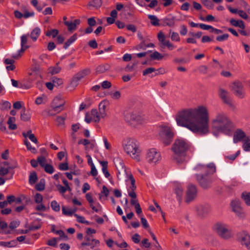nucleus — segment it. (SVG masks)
<instances>
[{"label": "nucleus", "mask_w": 250, "mask_h": 250, "mask_svg": "<svg viewBox=\"0 0 250 250\" xmlns=\"http://www.w3.org/2000/svg\"><path fill=\"white\" fill-rule=\"evenodd\" d=\"M176 120L178 125L186 127L194 133L206 134L208 132V114L203 106L179 112Z\"/></svg>", "instance_id": "obj_1"}, {"label": "nucleus", "mask_w": 250, "mask_h": 250, "mask_svg": "<svg viewBox=\"0 0 250 250\" xmlns=\"http://www.w3.org/2000/svg\"><path fill=\"white\" fill-rule=\"evenodd\" d=\"M213 130L229 135L234 128V125L230 119L224 113H217L211 121Z\"/></svg>", "instance_id": "obj_2"}, {"label": "nucleus", "mask_w": 250, "mask_h": 250, "mask_svg": "<svg viewBox=\"0 0 250 250\" xmlns=\"http://www.w3.org/2000/svg\"><path fill=\"white\" fill-rule=\"evenodd\" d=\"M123 146L125 152L129 155L133 159L137 161L140 160V149L137 142L131 138L124 139L123 142Z\"/></svg>", "instance_id": "obj_3"}, {"label": "nucleus", "mask_w": 250, "mask_h": 250, "mask_svg": "<svg viewBox=\"0 0 250 250\" xmlns=\"http://www.w3.org/2000/svg\"><path fill=\"white\" fill-rule=\"evenodd\" d=\"M190 147L191 144L188 141L182 138H179L175 140L171 150L178 156H185Z\"/></svg>", "instance_id": "obj_4"}, {"label": "nucleus", "mask_w": 250, "mask_h": 250, "mask_svg": "<svg viewBox=\"0 0 250 250\" xmlns=\"http://www.w3.org/2000/svg\"><path fill=\"white\" fill-rule=\"evenodd\" d=\"M196 176L199 185L204 189L209 188L214 179L212 173H199Z\"/></svg>", "instance_id": "obj_5"}, {"label": "nucleus", "mask_w": 250, "mask_h": 250, "mask_svg": "<svg viewBox=\"0 0 250 250\" xmlns=\"http://www.w3.org/2000/svg\"><path fill=\"white\" fill-rule=\"evenodd\" d=\"M159 136L165 145L170 144L174 136L173 129L167 126H162L160 128Z\"/></svg>", "instance_id": "obj_6"}, {"label": "nucleus", "mask_w": 250, "mask_h": 250, "mask_svg": "<svg viewBox=\"0 0 250 250\" xmlns=\"http://www.w3.org/2000/svg\"><path fill=\"white\" fill-rule=\"evenodd\" d=\"M125 120L131 125L143 124L145 118L141 114L134 111L126 112L125 115Z\"/></svg>", "instance_id": "obj_7"}, {"label": "nucleus", "mask_w": 250, "mask_h": 250, "mask_svg": "<svg viewBox=\"0 0 250 250\" xmlns=\"http://www.w3.org/2000/svg\"><path fill=\"white\" fill-rule=\"evenodd\" d=\"M214 229L217 233L224 239H228L231 236L230 230L227 225L224 223H217L214 225Z\"/></svg>", "instance_id": "obj_8"}, {"label": "nucleus", "mask_w": 250, "mask_h": 250, "mask_svg": "<svg viewBox=\"0 0 250 250\" xmlns=\"http://www.w3.org/2000/svg\"><path fill=\"white\" fill-rule=\"evenodd\" d=\"M91 71L89 68H84L78 72L72 78L70 82V87H72L73 89H74L78 85L79 82L86 76L89 75Z\"/></svg>", "instance_id": "obj_9"}, {"label": "nucleus", "mask_w": 250, "mask_h": 250, "mask_svg": "<svg viewBox=\"0 0 250 250\" xmlns=\"http://www.w3.org/2000/svg\"><path fill=\"white\" fill-rule=\"evenodd\" d=\"M146 159L149 163L156 164L161 160V155L160 152L153 148L148 150Z\"/></svg>", "instance_id": "obj_10"}, {"label": "nucleus", "mask_w": 250, "mask_h": 250, "mask_svg": "<svg viewBox=\"0 0 250 250\" xmlns=\"http://www.w3.org/2000/svg\"><path fill=\"white\" fill-rule=\"evenodd\" d=\"M231 90L234 94L240 98H243L244 96V87L243 84L239 81H235L230 85Z\"/></svg>", "instance_id": "obj_11"}, {"label": "nucleus", "mask_w": 250, "mask_h": 250, "mask_svg": "<svg viewBox=\"0 0 250 250\" xmlns=\"http://www.w3.org/2000/svg\"><path fill=\"white\" fill-rule=\"evenodd\" d=\"M84 241L81 244V247L89 246L91 250L95 247H98L100 245V241L98 240L94 239L91 235H86L84 237Z\"/></svg>", "instance_id": "obj_12"}, {"label": "nucleus", "mask_w": 250, "mask_h": 250, "mask_svg": "<svg viewBox=\"0 0 250 250\" xmlns=\"http://www.w3.org/2000/svg\"><path fill=\"white\" fill-rule=\"evenodd\" d=\"M197 193V189L195 185L189 184L187 187L186 192V202L188 203L192 201L196 197Z\"/></svg>", "instance_id": "obj_13"}, {"label": "nucleus", "mask_w": 250, "mask_h": 250, "mask_svg": "<svg viewBox=\"0 0 250 250\" xmlns=\"http://www.w3.org/2000/svg\"><path fill=\"white\" fill-rule=\"evenodd\" d=\"M238 241L242 245H245L248 249H250V236L245 231L237 233Z\"/></svg>", "instance_id": "obj_14"}, {"label": "nucleus", "mask_w": 250, "mask_h": 250, "mask_svg": "<svg viewBox=\"0 0 250 250\" xmlns=\"http://www.w3.org/2000/svg\"><path fill=\"white\" fill-rule=\"evenodd\" d=\"M230 206L232 211L240 218L244 217V213L241 206V203L238 200L231 201Z\"/></svg>", "instance_id": "obj_15"}, {"label": "nucleus", "mask_w": 250, "mask_h": 250, "mask_svg": "<svg viewBox=\"0 0 250 250\" xmlns=\"http://www.w3.org/2000/svg\"><path fill=\"white\" fill-rule=\"evenodd\" d=\"M64 102L62 100L60 96L56 97L51 104V107L54 111L60 112L63 110Z\"/></svg>", "instance_id": "obj_16"}, {"label": "nucleus", "mask_w": 250, "mask_h": 250, "mask_svg": "<svg viewBox=\"0 0 250 250\" xmlns=\"http://www.w3.org/2000/svg\"><path fill=\"white\" fill-rule=\"evenodd\" d=\"M38 163L42 167H44L45 172H54V168L51 165L47 163L45 158L40 156L38 158Z\"/></svg>", "instance_id": "obj_17"}, {"label": "nucleus", "mask_w": 250, "mask_h": 250, "mask_svg": "<svg viewBox=\"0 0 250 250\" xmlns=\"http://www.w3.org/2000/svg\"><path fill=\"white\" fill-rule=\"evenodd\" d=\"M206 169H208V170L210 171V172H215L216 170V167L215 164L213 163H210L206 166L202 164H198L195 167V170L199 171L205 170Z\"/></svg>", "instance_id": "obj_18"}, {"label": "nucleus", "mask_w": 250, "mask_h": 250, "mask_svg": "<svg viewBox=\"0 0 250 250\" xmlns=\"http://www.w3.org/2000/svg\"><path fill=\"white\" fill-rule=\"evenodd\" d=\"M114 165L118 172H125L126 169L123 160L120 157H117L114 158Z\"/></svg>", "instance_id": "obj_19"}, {"label": "nucleus", "mask_w": 250, "mask_h": 250, "mask_svg": "<svg viewBox=\"0 0 250 250\" xmlns=\"http://www.w3.org/2000/svg\"><path fill=\"white\" fill-rule=\"evenodd\" d=\"M247 138L245 133L241 129H238L234 134L233 142L234 143H237L242 141L243 139H246Z\"/></svg>", "instance_id": "obj_20"}, {"label": "nucleus", "mask_w": 250, "mask_h": 250, "mask_svg": "<svg viewBox=\"0 0 250 250\" xmlns=\"http://www.w3.org/2000/svg\"><path fill=\"white\" fill-rule=\"evenodd\" d=\"M175 17L171 15H169L166 17L161 20L165 26H173L175 24Z\"/></svg>", "instance_id": "obj_21"}, {"label": "nucleus", "mask_w": 250, "mask_h": 250, "mask_svg": "<svg viewBox=\"0 0 250 250\" xmlns=\"http://www.w3.org/2000/svg\"><path fill=\"white\" fill-rule=\"evenodd\" d=\"M80 20L76 19L73 21H64V24L67 26L69 31H72L74 30L77 25L80 23Z\"/></svg>", "instance_id": "obj_22"}, {"label": "nucleus", "mask_w": 250, "mask_h": 250, "mask_svg": "<svg viewBox=\"0 0 250 250\" xmlns=\"http://www.w3.org/2000/svg\"><path fill=\"white\" fill-rule=\"evenodd\" d=\"M108 104V102L103 101L99 104V113L102 118H104L106 115L105 108Z\"/></svg>", "instance_id": "obj_23"}, {"label": "nucleus", "mask_w": 250, "mask_h": 250, "mask_svg": "<svg viewBox=\"0 0 250 250\" xmlns=\"http://www.w3.org/2000/svg\"><path fill=\"white\" fill-rule=\"evenodd\" d=\"M219 94L224 103L227 104L230 103V100L228 96V92L226 90L220 88L219 90Z\"/></svg>", "instance_id": "obj_24"}, {"label": "nucleus", "mask_w": 250, "mask_h": 250, "mask_svg": "<svg viewBox=\"0 0 250 250\" xmlns=\"http://www.w3.org/2000/svg\"><path fill=\"white\" fill-rule=\"evenodd\" d=\"M16 166H11L7 162L4 161L1 163L0 167V172H9V171L13 169Z\"/></svg>", "instance_id": "obj_25"}, {"label": "nucleus", "mask_w": 250, "mask_h": 250, "mask_svg": "<svg viewBox=\"0 0 250 250\" xmlns=\"http://www.w3.org/2000/svg\"><path fill=\"white\" fill-rule=\"evenodd\" d=\"M230 24L235 27H238L242 29L245 28V25L243 21L242 20H236L233 19H231L230 20Z\"/></svg>", "instance_id": "obj_26"}, {"label": "nucleus", "mask_w": 250, "mask_h": 250, "mask_svg": "<svg viewBox=\"0 0 250 250\" xmlns=\"http://www.w3.org/2000/svg\"><path fill=\"white\" fill-rule=\"evenodd\" d=\"M157 38L159 42H160V46L166 47V45L167 44L166 42H168L169 41L166 39L165 35L162 31H160L158 33L157 35Z\"/></svg>", "instance_id": "obj_27"}, {"label": "nucleus", "mask_w": 250, "mask_h": 250, "mask_svg": "<svg viewBox=\"0 0 250 250\" xmlns=\"http://www.w3.org/2000/svg\"><path fill=\"white\" fill-rule=\"evenodd\" d=\"M41 31L39 27H37L35 28L31 32L30 37L32 40L36 41L41 34Z\"/></svg>", "instance_id": "obj_28"}, {"label": "nucleus", "mask_w": 250, "mask_h": 250, "mask_svg": "<svg viewBox=\"0 0 250 250\" xmlns=\"http://www.w3.org/2000/svg\"><path fill=\"white\" fill-rule=\"evenodd\" d=\"M18 245V243L17 242V240H12L9 242H4L0 241V246L8 247V248H12L15 247Z\"/></svg>", "instance_id": "obj_29"}, {"label": "nucleus", "mask_w": 250, "mask_h": 250, "mask_svg": "<svg viewBox=\"0 0 250 250\" xmlns=\"http://www.w3.org/2000/svg\"><path fill=\"white\" fill-rule=\"evenodd\" d=\"M184 189L181 185H177L174 188L175 193L177 196V199L181 200L183 194Z\"/></svg>", "instance_id": "obj_30"}, {"label": "nucleus", "mask_w": 250, "mask_h": 250, "mask_svg": "<svg viewBox=\"0 0 250 250\" xmlns=\"http://www.w3.org/2000/svg\"><path fill=\"white\" fill-rule=\"evenodd\" d=\"M77 39V35L76 34H74L67 41L64 43L63 48L65 49H67L68 47L72 44Z\"/></svg>", "instance_id": "obj_31"}, {"label": "nucleus", "mask_w": 250, "mask_h": 250, "mask_svg": "<svg viewBox=\"0 0 250 250\" xmlns=\"http://www.w3.org/2000/svg\"><path fill=\"white\" fill-rule=\"evenodd\" d=\"M91 116L92 117L93 120L95 123L99 122L101 116H100V113L98 112L97 109H92L91 111Z\"/></svg>", "instance_id": "obj_32"}, {"label": "nucleus", "mask_w": 250, "mask_h": 250, "mask_svg": "<svg viewBox=\"0 0 250 250\" xmlns=\"http://www.w3.org/2000/svg\"><path fill=\"white\" fill-rule=\"evenodd\" d=\"M58 65L59 62L57 63L55 66L50 67L48 68V73L52 75L59 73L61 71V68Z\"/></svg>", "instance_id": "obj_33"}, {"label": "nucleus", "mask_w": 250, "mask_h": 250, "mask_svg": "<svg viewBox=\"0 0 250 250\" xmlns=\"http://www.w3.org/2000/svg\"><path fill=\"white\" fill-rule=\"evenodd\" d=\"M110 68V66L108 64H104L99 65L96 68V72L99 73H103L108 70Z\"/></svg>", "instance_id": "obj_34"}, {"label": "nucleus", "mask_w": 250, "mask_h": 250, "mask_svg": "<svg viewBox=\"0 0 250 250\" xmlns=\"http://www.w3.org/2000/svg\"><path fill=\"white\" fill-rule=\"evenodd\" d=\"M30 115L26 112L25 108L21 109V118L24 121H28L30 119Z\"/></svg>", "instance_id": "obj_35"}, {"label": "nucleus", "mask_w": 250, "mask_h": 250, "mask_svg": "<svg viewBox=\"0 0 250 250\" xmlns=\"http://www.w3.org/2000/svg\"><path fill=\"white\" fill-rule=\"evenodd\" d=\"M38 177L36 173H30L29 176V183L32 185L35 184L38 181Z\"/></svg>", "instance_id": "obj_36"}, {"label": "nucleus", "mask_w": 250, "mask_h": 250, "mask_svg": "<svg viewBox=\"0 0 250 250\" xmlns=\"http://www.w3.org/2000/svg\"><path fill=\"white\" fill-rule=\"evenodd\" d=\"M45 188V181L44 179H41L40 182L36 185L35 189L37 191H41Z\"/></svg>", "instance_id": "obj_37"}, {"label": "nucleus", "mask_w": 250, "mask_h": 250, "mask_svg": "<svg viewBox=\"0 0 250 250\" xmlns=\"http://www.w3.org/2000/svg\"><path fill=\"white\" fill-rule=\"evenodd\" d=\"M29 36V34H26V35H23L21 36V47H24L25 48H28V46L26 45V43L27 42V39Z\"/></svg>", "instance_id": "obj_38"}, {"label": "nucleus", "mask_w": 250, "mask_h": 250, "mask_svg": "<svg viewBox=\"0 0 250 250\" xmlns=\"http://www.w3.org/2000/svg\"><path fill=\"white\" fill-rule=\"evenodd\" d=\"M148 18L151 21V23L152 25L154 26L159 25V20L156 16L152 15H148Z\"/></svg>", "instance_id": "obj_39"}, {"label": "nucleus", "mask_w": 250, "mask_h": 250, "mask_svg": "<svg viewBox=\"0 0 250 250\" xmlns=\"http://www.w3.org/2000/svg\"><path fill=\"white\" fill-rule=\"evenodd\" d=\"M51 81L52 82L54 86L55 87L59 86L63 83V80L62 79L55 77H53L51 78Z\"/></svg>", "instance_id": "obj_40"}, {"label": "nucleus", "mask_w": 250, "mask_h": 250, "mask_svg": "<svg viewBox=\"0 0 250 250\" xmlns=\"http://www.w3.org/2000/svg\"><path fill=\"white\" fill-rule=\"evenodd\" d=\"M244 144L243 145V149L245 151H250V141L249 137L244 140Z\"/></svg>", "instance_id": "obj_41"}, {"label": "nucleus", "mask_w": 250, "mask_h": 250, "mask_svg": "<svg viewBox=\"0 0 250 250\" xmlns=\"http://www.w3.org/2000/svg\"><path fill=\"white\" fill-rule=\"evenodd\" d=\"M150 57L152 59L156 60H162L163 58V56L156 51H154L152 54H151Z\"/></svg>", "instance_id": "obj_42"}, {"label": "nucleus", "mask_w": 250, "mask_h": 250, "mask_svg": "<svg viewBox=\"0 0 250 250\" xmlns=\"http://www.w3.org/2000/svg\"><path fill=\"white\" fill-rule=\"evenodd\" d=\"M11 106L10 103L8 101H3L0 103V108L2 110H8L11 108Z\"/></svg>", "instance_id": "obj_43"}, {"label": "nucleus", "mask_w": 250, "mask_h": 250, "mask_svg": "<svg viewBox=\"0 0 250 250\" xmlns=\"http://www.w3.org/2000/svg\"><path fill=\"white\" fill-rule=\"evenodd\" d=\"M59 33V31L57 29H52L51 30H48L47 32L45 33V35L47 37L52 36V38H55Z\"/></svg>", "instance_id": "obj_44"}, {"label": "nucleus", "mask_w": 250, "mask_h": 250, "mask_svg": "<svg viewBox=\"0 0 250 250\" xmlns=\"http://www.w3.org/2000/svg\"><path fill=\"white\" fill-rule=\"evenodd\" d=\"M50 206H51V208H52V209L54 211L58 212L60 210V206L56 201H55V200L52 201L51 202Z\"/></svg>", "instance_id": "obj_45"}, {"label": "nucleus", "mask_w": 250, "mask_h": 250, "mask_svg": "<svg viewBox=\"0 0 250 250\" xmlns=\"http://www.w3.org/2000/svg\"><path fill=\"white\" fill-rule=\"evenodd\" d=\"M242 197L243 198L247 205H250V192L242 193Z\"/></svg>", "instance_id": "obj_46"}, {"label": "nucleus", "mask_w": 250, "mask_h": 250, "mask_svg": "<svg viewBox=\"0 0 250 250\" xmlns=\"http://www.w3.org/2000/svg\"><path fill=\"white\" fill-rule=\"evenodd\" d=\"M197 211L199 215H203L207 212V208L203 206H200L197 208Z\"/></svg>", "instance_id": "obj_47"}, {"label": "nucleus", "mask_w": 250, "mask_h": 250, "mask_svg": "<svg viewBox=\"0 0 250 250\" xmlns=\"http://www.w3.org/2000/svg\"><path fill=\"white\" fill-rule=\"evenodd\" d=\"M59 169L61 171H66L68 169V165L67 162L62 163L58 165Z\"/></svg>", "instance_id": "obj_48"}, {"label": "nucleus", "mask_w": 250, "mask_h": 250, "mask_svg": "<svg viewBox=\"0 0 250 250\" xmlns=\"http://www.w3.org/2000/svg\"><path fill=\"white\" fill-rule=\"evenodd\" d=\"M170 38L172 41L179 42L180 40V36L178 33L175 32H171Z\"/></svg>", "instance_id": "obj_49"}, {"label": "nucleus", "mask_w": 250, "mask_h": 250, "mask_svg": "<svg viewBox=\"0 0 250 250\" xmlns=\"http://www.w3.org/2000/svg\"><path fill=\"white\" fill-rule=\"evenodd\" d=\"M99 164L102 168V172H108L107 170L108 163L107 161H99Z\"/></svg>", "instance_id": "obj_50"}, {"label": "nucleus", "mask_w": 250, "mask_h": 250, "mask_svg": "<svg viewBox=\"0 0 250 250\" xmlns=\"http://www.w3.org/2000/svg\"><path fill=\"white\" fill-rule=\"evenodd\" d=\"M229 37V35L228 34H224L222 35L218 36L216 38V40L218 42H223L227 40Z\"/></svg>", "instance_id": "obj_51"}, {"label": "nucleus", "mask_w": 250, "mask_h": 250, "mask_svg": "<svg viewBox=\"0 0 250 250\" xmlns=\"http://www.w3.org/2000/svg\"><path fill=\"white\" fill-rule=\"evenodd\" d=\"M55 233L56 234H58L60 235V238H62L63 239L65 240H67L68 239V238L67 235H65L63 231L62 230H58L55 232Z\"/></svg>", "instance_id": "obj_52"}, {"label": "nucleus", "mask_w": 250, "mask_h": 250, "mask_svg": "<svg viewBox=\"0 0 250 250\" xmlns=\"http://www.w3.org/2000/svg\"><path fill=\"white\" fill-rule=\"evenodd\" d=\"M90 5L95 7H99L102 5L101 0H93L89 2Z\"/></svg>", "instance_id": "obj_53"}, {"label": "nucleus", "mask_w": 250, "mask_h": 250, "mask_svg": "<svg viewBox=\"0 0 250 250\" xmlns=\"http://www.w3.org/2000/svg\"><path fill=\"white\" fill-rule=\"evenodd\" d=\"M88 163L89 165L91 167V171L90 172H97L96 168L92 162V159L90 156H88Z\"/></svg>", "instance_id": "obj_54"}, {"label": "nucleus", "mask_w": 250, "mask_h": 250, "mask_svg": "<svg viewBox=\"0 0 250 250\" xmlns=\"http://www.w3.org/2000/svg\"><path fill=\"white\" fill-rule=\"evenodd\" d=\"M156 71V69L154 67H149L145 69L143 72V75L144 76H146L149 74H151L153 72Z\"/></svg>", "instance_id": "obj_55"}, {"label": "nucleus", "mask_w": 250, "mask_h": 250, "mask_svg": "<svg viewBox=\"0 0 250 250\" xmlns=\"http://www.w3.org/2000/svg\"><path fill=\"white\" fill-rule=\"evenodd\" d=\"M20 221H11L9 225V227L13 229L17 228L20 225Z\"/></svg>", "instance_id": "obj_56"}, {"label": "nucleus", "mask_w": 250, "mask_h": 250, "mask_svg": "<svg viewBox=\"0 0 250 250\" xmlns=\"http://www.w3.org/2000/svg\"><path fill=\"white\" fill-rule=\"evenodd\" d=\"M57 239H58L56 238H53L52 239L49 240L46 244L50 246L56 247L57 245Z\"/></svg>", "instance_id": "obj_57"}, {"label": "nucleus", "mask_w": 250, "mask_h": 250, "mask_svg": "<svg viewBox=\"0 0 250 250\" xmlns=\"http://www.w3.org/2000/svg\"><path fill=\"white\" fill-rule=\"evenodd\" d=\"M140 235L138 233H135L132 236V240L134 243L138 244L140 242Z\"/></svg>", "instance_id": "obj_58"}, {"label": "nucleus", "mask_w": 250, "mask_h": 250, "mask_svg": "<svg viewBox=\"0 0 250 250\" xmlns=\"http://www.w3.org/2000/svg\"><path fill=\"white\" fill-rule=\"evenodd\" d=\"M101 86L104 89H108L111 87V84L109 81H104L102 83Z\"/></svg>", "instance_id": "obj_59"}, {"label": "nucleus", "mask_w": 250, "mask_h": 250, "mask_svg": "<svg viewBox=\"0 0 250 250\" xmlns=\"http://www.w3.org/2000/svg\"><path fill=\"white\" fill-rule=\"evenodd\" d=\"M42 201V195L39 193L36 194L35 196V201L36 203L39 204L41 203Z\"/></svg>", "instance_id": "obj_60"}, {"label": "nucleus", "mask_w": 250, "mask_h": 250, "mask_svg": "<svg viewBox=\"0 0 250 250\" xmlns=\"http://www.w3.org/2000/svg\"><path fill=\"white\" fill-rule=\"evenodd\" d=\"M199 26L202 29L205 30H209V29L211 30V29L212 28V26L209 25H207V24H204V23H199Z\"/></svg>", "instance_id": "obj_61"}, {"label": "nucleus", "mask_w": 250, "mask_h": 250, "mask_svg": "<svg viewBox=\"0 0 250 250\" xmlns=\"http://www.w3.org/2000/svg\"><path fill=\"white\" fill-rule=\"evenodd\" d=\"M240 150H238L235 154L227 156L226 158L230 160L233 161L240 154Z\"/></svg>", "instance_id": "obj_62"}, {"label": "nucleus", "mask_w": 250, "mask_h": 250, "mask_svg": "<svg viewBox=\"0 0 250 250\" xmlns=\"http://www.w3.org/2000/svg\"><path fill=\"white\" fill-rule=\"evenodd\" d=\"M203 3L208 8L210 9H211L213 5L212 2L210 0H204Z\"/></svg>", "instance_id": "obj_63"}, {"label": "nucleus", "mask_w": 250, "mask_h": 250, "mask_svg": "<svg viewBox=\"0 0 250 250\" xmlns=\"http://www.w3.org/2000/svg\"><path fill=\"white\" fill-rule=\"evenodd\" d=\"M188 30L185 25H182L180 26V33L181 35L185 36L187 34Z\"/></svg>", "instance_id": "obj_64"}]
</instances>
